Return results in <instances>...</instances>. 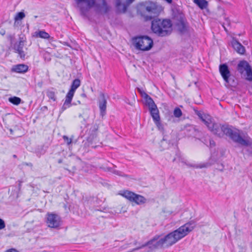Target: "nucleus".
<instances>
[{"instance_id": "22", "label": "nucleus", "mask_w": 252, "mask_h": 252, "mask_svg": "<svg viewBox=\"0 0 252 252\" xmlns=\"http://www.w3.org/2000/svg\"><path fill=\"white\" fill-rule=\"evenodd\" d=\"M193 1L201 9L206 8L208 6V2L206 0H193Z\"/></svg>"}, {"instance_id": "33", "label": "nucleus", "mask_w": 252, "mask_h": 252, "mask_svg": "<svg viewBox=\"0 0 252 252\" xmlns=\"http://www.w3.org/2000/svg\"><path fill=\"white\" fill-rule=\"evenodd\" d=\"M24 165H27V166H30V167H32V163H27V162H25V163H23Z\"/></svg>"}, {"instance_id": "6", "label": "nucleus", "mask_w": 252, "mask_h": 252, "mask_svg": "<svg viewBox=\"0 0 252 252\" xmlns=\"http://www.w3.org/2000/svg\"><path fill=\"white\" fill-rule=\"evenodd\" d=\"M219 70L225 82L224 85L225 87L229 88L230 87H235L237 85V82L235 81L233 77H231L230 72L228 66L226 64H220Z\"/></svg>"}, {"instance_id": "23", "label": "nucleus", "mask_w": 252, "mask_h": 252, "mask_svg": "<svg viewBox=\"0 0 252 252\" xmlns=\"http://www.w3.org/2000/svg\"><path fill=\"white\" fill-rule=\"evenodd\" d=\"M8 101L10 103H11L14 105H18L21 103V99L20 97H18L17 96H13V97H9L8 98Z\"/></svg>"}, {"instance_id": "18", "label": "nucleus", "mask_w": 252, "mask_h": 252, "mask_svg": "<svg viewBox=\"0 0 252 252\" xmlns=\"http://www.w3.org/2000/svg\"><path fill=\"white\" fill-rule=\"evenodd\" d=\"M80 86V80L79 79H75L72 83L71 89L67 94L73 97L76 90Z\"/></svg>"}, {"instance_id": "4", "label": "nucleus", "mask_w": 252, "mask_h": 252, "mask_svg": "<svg viewBox=\"0 0 252 252\" xmlns=\"http://www.w3.org/2000/svg\"><path fill=\"white\" fill-rule=\"evenodd\" d=\"M132 42L134 48L141 51H149L154 45L153 39L147 35L134 36Z\"/></svg>"}, {"instance_id": "37", "label": "nucleus", "mask_w": 252, "mask_h": 252, "mask_svg": "<svg viewBox=\"0 0 252 252\" xmlns=\"http://www.w3.org/2000/svg\"><path fill=\"white\" fill-rule=\"evenodd\" d=\"M133 244H134V245H137V241H135L134 242V243H133Z\"/></svg>"}, {"instance_id": "13", "label": "nucleus", "mask_w": 252, "mask_h": 252, "mask_svg": "<svg viewBox=\"0 0 252 252\" xmlns=\"http://www.w3.org/2000/svg\"><path fill=\"white\" fill-rule=\"evenodd\" d=\"M95 8L96 11L101 13H106L109 10V7L105 0H100L99 2L96 3Z\"/></svg>"}, {"instance_id": "35", "label": "nucleus", "mask_w": 252, "mask_h": 252, "mask_svg": "<svg viewBox=\"0 0 252 252\" xmlns=\"http://www.w3.org/2000/svg\"><path fill=\"white\" fill-rule=\"evenodd\" d=\"M206 167H207V165L206 164H204L203 165H202L200 166V168Z\"/></svg>"}, {"instance_id": "31", "label": "nucleus", "mask_w": 252, "mask_h": 252, "mask_svg": "<svg viewBox=\"0 0 252 252\" xmlns=\"http://www.w3.org/2000/svg\"><path fill=\"white\" fill-rule=\"evenodd\" d=\"M111 171L113 172L114 174H117V175H122L121 173L119 172L118 171L113 170V171Z\"/></svg>"}, {"instance_id": "16", "label": "nucleus", "mask_w": 252, "mask_h": 252, "mask_svg": "<svg viewBox=\"0 0 252 252\" xmlns=\"http://www.w3.org/2000/svg\"><path fill=\"white\" fill-rule=\"evenodd\" d=\"M231 44L234 49L240 54H244L245 52V47L237 40L233 39Z\"/></svg>"}, {"instance_id": "27", "label": "nucleus", "mask_w": 252, "mask_h": 252, "mask_svg": "<svg viewBox=\"0 0 252 252\" xmlns=\"http://www.w3.org/2000/svg\"><path fill=\"white\" fill-rule=\"evenodd\" d=\"M246 72L247 75V79L249 80H252V71L251 67L247 69Z\"/></svg>"}, {"instance_id": "1", "label": "nucleus", "mask_w": 252, "mask_h": 252, "mask_svg": "<svg viewBox=\"0 0 252 252\" xmlns=\"http://www.w3.org/2000/svg\"><path fill=\"white\" fill-rule=\"evenodd\" d=\"M195 114L201 120L208 129L214 134L219 137L224 135L229 137L234 142L241 145L247 146L248 141L243 139L236 131H233L227 126H221L215 123L211 116L205 114L202 111H196Z\"/></svg>"}, {"instance_id": "26", "label": "nucleus", "mask_w": 252, "mask_h": 252, "mask_svg": "<svg viewBox=\"0 0 252 252\" xmlns=\"http://www.w3.org/2000/svg\"><path fill=\"white\" fill-rule=\"evenodd\" d=\"M25 17V14L23 12H20L17 13L15 15L14 20L16 21L20 20L23 19Z\"/></svg>"}, {"instance_id": "3", "label": "nucleus", "mask_w": 252, "mask_h": 252, "mask_svg": "<svg viewBox=\"0 0 252 252\" xmlns=\"http://www.w3.org/2000/svg\"><path fill=\"white\" fill-rule=\"evenodd\" d=\"M151 29L158 36H165L171 33L172 24L169 20L156 19L152 22Z\"/></svg>"}, {"instance_id": "19", "label": "nucleus", "mask_w": 252, "mask_h": 252, "mask_svg": "<svg viewBox=\"0 0 252 252\" xmlns=\"http://www.w3.org/2000/svg\"><path fill=\"white\" fill-rule=\"evenodd\" d=\"M73 97L68 94L66 95L65 100L63 103V106L61 109V112H63L67 108H69L71 106V102L72 101Z\"/></svg>"}, {"instance_id": "30", "label": "nucleus", "mask_w": 252, "mask_h": 252, "mask_svg": "<svg viewBox=\"0 0 252 252\" xmlns=\"http://www.w3.org/2000/svg\"><path fill=\"white\" fill-rule=\"evenodd\" d=\"M5 227V223L4 221L2 219H0V230L3 229Z\"/></svg>"}, {"instance_id": "11", "label": "nucleus", "mask_w": 252, "mask_h": 252, "mask_svg": "<svg viewBox=\"0 0 252 252\" xmlns=\"http://www.w3.org/2000/svg\"><path fill=\"white\" fill-rule=\"evenodd\" d=\"M134 0H117L116 7L119 12L125 13L127 6Z\"/></svg>"}, {"instance_id": "15", "label": "nucleus", "mask_w": 252, "mask_h": 252, "mask_svg": "<svg viewBox=\"0 0 252 252\" xmlns=\"http://www.w3.org/2000/svg\"><path fill=\"white\" fill-rule=\"evenodd\" d=\"M29 66L25 64H19L13 66L11 71L16 73H25L28 71Z\"/></svg>"}, {"instance_id": "8", "label": "nucleus", "mask_w": 252, "mask_h": 252, "mask_svg": "<svg viewBox=\"0 0 252 252\" xmlns=\"http://www.w3.org/2000/svg\"><path fill=\"white\" fill-rule=\"evenodd\" d=\"M121 195L130 201L134 202L138 205L143 204L146 201V199L143 196L128 190L124 191Z\"/></svg>"}, {"instance_id": "34", "label": "nucleus", "mask_w": 252, "mask_h": 252, "mask_svg": "<svg viewBox=\"0 0 252 252\" xmlns=\"http://www.w3.org/2000/svg\"><path fill=\"white\" fill-rule=\"evenodd\" d=\"M210 145H211V146H212H212H215V142H214V141H213V140H210Z\"/></svg>"}, {"instance_id": "32", "label": "nucleus", "mask_w": 252, "mask_h": 252, "mask_svg": "<svg viewBox=\"0 0 252 252\" xmlns=\"http://www.w3.org/2000/svg\"><path fill=\"white\" fill-rule=\"evenodd\" d=\"M6 252H18L15 249H11L6 251Z\"/></svg>"}, {"instance_id": "24", "label": "nucleus", "mask_w": 252, "mask_h": 252, "mask_svg": "<svg viewBox=\"0 0 252 252\" xmlns=\"http://www.w3.org/2000/svg\"><path fill=\"white\" fill-rule=\"evenodd\" d=\"M46 94L50 99L52 100L53 101H55L56 100V96L54 91L48 90L46 92Z\"/></svg>"}, {"instance_id": "21", "label": "nucleus", "mask_w": 252, "mask_h": 252, "mask_svg": "<svg viewBox=\"0 0 252 252\" xmlns=\"http://www.w3.org/2000/svg\"><path fill=\"white\" fill-rule=\"evenodd\" d=\"M177 27L179 31L181 32L184 33L187 31L188 25L183 21H180L178 23Z\"/></svg>"}, {"instance_id": "12", "label": "nucleus", "mask_w": 252, "mask_h": 252, "mask_svg": "<svg viewBox=\"0 0 252 252\" xmlns=\"http://www.w3.org/2000/svg\"><path fill=\"white\" fill-rule=\"evenodd\" d=\"M107 100L104 94H100V99L99 100L98 106L100 109V114L103 117L106 114Z\"/></svg>"}, {"instance_id": "14", "label": "nucleus", "mask_w": 252, "mask_h": 252, "mask_svg": "<svg viewBox=\"0 0 252 252\" xmlns=\"http://www.w3.org/2000/svg\"><path fill=\"white\" fill-rule=\"evenodd\" d=\"M78 6L80 7V10L82 12H84V9L80 6V4L82 2H85L88 8H90L92 7H95V5L97 3L95 2V0H75Z\"/></svg>"}, {"instance_id": "20", "label": "nucleus", "mask_w": 252, "mask_h": 252, "mask_svg": "<svg viewBox=\"0 0 252 252\" xmlns=\"http://www.w3.org/2000/svg\"><path fill=\"white\" fill-rule=\"evenodd\" d=\"M250 67L249 63L246 61H241L238 64V70L242 72L243 71H246Z\"/></svg>"}, {"instance_id": "10", "label": "nucleus", "mask_w": 252, "mask_h": 252, "mask_svg": "<svg viewBox=\"0 0 252 252\" xmlns=\"http://www.w3.org/2000/svg\"><path fill=\"white\" fill-rule=\"evenodd\" d=\"M26 42V38L24 37H20L18 42L16 43L14 45L13 49L15 52L18 53L21 59H24L26 56V54L23 50V48Z\"/></svg>"}, {"instance_id": "25", "label": "nucleus", "mask_w": 252, "mask_h": 252, "mask_svg": "<svg viewBox=\"0 0 252 252\" xmlns=\"http://www.w3.org/2000/svg\"><path fill=\"white\" fill-rule=\"evenodd\" d=\"M173 114L175 117L180 118L182 115V112L179 108L176 107L174 110Z\"/></svg>"}, {"instance_id": "17", "label": "nucleus", "mask_w": 252, "mask_h": 252, "mask_svg": "<svg viewBox=\"0 0 252 252\" xmlns=\"http://www.w3.org/2000/svg\"><path fill=\"white\" fill-rule=\"evenodd\" d=\"M32 37L35 38H41L44 39H48L50 38V35L48 33L44 30H38L33 33Z\"/></svg>"}, {"instance_id": "9", "label": "nucleus", "mask_w": 252, "mask_h": 252, "mask_svg": "<svg viewBox=\"0 0 252 252\" xmlns=\"http://www.w3.org/2000/svg\"><path fill=\"white\" fill-rule=\"evenodd\" d=\"M46 222L48 227L57 228L61 225V218L57 214L48 213L46 215Z\"/></svg>"}, {"instance_id": "29", "label": "nucleus", "mask_w": 252, "mask_h": 252, "mask_svg": "<svg viewBox=\"0 0 252 252\" xmlns=\"http://www.w3.org/2000/svg\"><path fill=\"white\" fill-rule=\"evenodd\" d=\"M154 122L159 130H163V127L162 126V124L160 123V120H158V123H157V122L156 121H155Z\"/></svg>"}, {"instance_id": "7", "label": "nucleus", "mask_w": 252, "mask_h": 252, "mask_svg": "<svg viewBox=\"0 0 252 252\" xmlns=\"http://www.w3.org/2000/svg\"><path fill=\"white\" fill-rule=\"evenodd\" d=\"M144 97L145 99L146 104L148 106L151 115L154 121H156L158 123V120H160L159 111L157 105L152 98L147 94H144Z\"/></svg>"}, {"instance_id": "38", "label": "nucleus", "mask_w": 252, "mask_h": 252, "mask_svg": "<svg viewBox=\"0 0 252 252\" xmlns=\"http://www.w3.org/2000/svg\"><path fill=\"white\" fill-rule=\"evenodd\" d=\"M13 158H16L17 157L16 155H14L13 156Z\"/></svg>"}, {"instance_id": "2", "label": "nucleus", "mask_w": 252, "mask_h": 252, "mask_svg": "<svg viewBox=\"0 0 252 252\" xmlns=\"http://www.w3.org/2000/svg\"><path fill=\"white\" fill-rule=\"evenodd\" d=\"M195 226L194 222L190 221L162 238L165 247L168 248L175 244L179 240L187 235L194 229Z\"/></svg>"}, {"instance_id": "36", "label": "nucleus", "mask_w": 252, "mask_h": 252, "mask_svg": "<svg viewBox=\"0 0 252 252\" xmlns=\"http://www.w3.org/2000/svg\"><path fill=\"white\" fill-rule=\"evenodd\" d=\"M58 162H59V163H62V159H59V160H58Z\"/></svg>"}, {"instance_id": "5", "label": "nucleus", "mask_w": 252, "mask_h": 252, "mask_svg": "<svg viewBox=\"0 0 252 252\" xmlns=\"http://www.w3.org/2000/svg\"><path fill=\"white\" fill-rule=\"evenodd\" d=\"M143 5L149 14V15L146 17L147 20H151L153 17L157 16L163 10L162 6L155 2L146 1Z\"/></svg>"}, {"instance_id": "28", "label": "nucleus", "mask_w": 252, "mask_h": 252, "mask_svg": "<svg viewBox=\"0 0 252 252\" xmlns=\"http://www.w3.org/2000/svg\"><path fill=\"white\" fill-rule=\"evenodd\" d=\"M63 139L64 142L67 144L69 145L72 142V139L71 138H68L67 136L64 135L63 136Z\"/></svg>"}]
</instances>
